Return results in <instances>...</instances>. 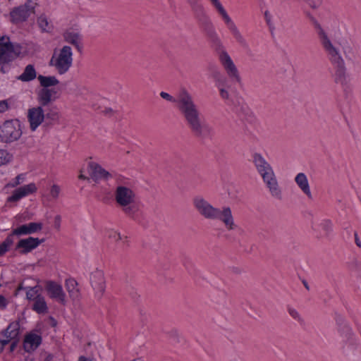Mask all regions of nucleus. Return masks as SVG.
<instances>
[{
    "mask_svg": "<svg viewBox=\"0 0 361 361\" xmlns=\"http://www.w3.org/2000/svg\"><path fill=\"white\" fill-rule=\"evenodd\" d=\"M160 96L171 102H176L177 107L184 118L191 132L198 137H203L207 133V126L201 119V113L195 103L192 96L185 89H182L177 99L165 92H161Z\"/></svg>",
    "mask_w": 361,
    "mask_h": 361,
    "instance_id": "1",
    "label": "nucleus"
},
{
    "mask_svg": "<svg viewBox=\"0 0 361 361\" xmlns=\"http://www.w3.org/2000/svg\"><path fill=\"white\" fill-rule=\"evenodd\" d=\"M192 204L197 212L204 219L219 221L228 231H235L238 226L235 222L231 207H216L202 196H196Z\"/></svg>",
    "mask_w": 361,
    "mask_h": 361,
    "instance_id": "2",
    "label": "nucleus"
},
{
    "mask_svg": "<svg viewBox=\"0 0 361 361\" xmlns=\"http://www.w3.org/2000/svg\"><path fill=\"white\" fill-rule=\"evenodd\" d=\"M311 20L317 30L319 44L329 62L331 63L343 59L338 45L341 46L344 54L348 57L351 53V47L346 44H337L331 39L316 19L311 17Z\"/></svg>",
    "mask_w": 361,
    "mask_h": 361,
    "instance_id": "3",
    "label": "nucleus"
},
{
    "mask_svg": "<svg viewBox=\"0 0 361 361\" xmlns=\"http://www.w3.org/2000/svg\"><path fill=\"white\" fill-rule=\"evenodd\" d=\"M114 197L116 205L126 215L133 216L138 211L136 195L131 188L123 185L116 186Z\"/></svg>",
    "mask_w": 361,
    "mask_h": 361,
    "instance_id": "4",
    "label": "nucleus"
},
{
    "mask_svg": "<svg viewBox=\"0 0 361 361\" xmlns=\"http://www.w3.org/2000/svg\"><path fill=\"white\" fill-rule=\"evenodd\" d=\"M37 79L41 89L37 92V101L40 105L46 106L59 97V91L56 87L59 80L55 76L39 75Z\"/></svg>",
    "mask_w": 361,
    "mask_h": 361,
    "instance_id": "5",
    "label": "nucleus"
},
{
    "mask_svg": "<svg viewBox=\"0 0 361 361\" xmlns=\"http://www.w3.org/2000/svg\"><path fill=\"white\" fill-rule=\"evenodd\" d=\"M73 62V54L71 47L65 45L59 49H54L49 60V66L59 75L66 73Z\"/></svg>",
    "mask_w": 361,
    "mask_h": 361,
    "instance_id": "6",
    "label": "nucleus"
},
{
    "mask_svg": "<svg viewBox=\"0 0 361 361\" xmlns=\"http://www.w3.org/2000/svg\"><path fill=\"white\" fill-rule=\"evenodd\" d=\"M214 9L216 11L217 14L222 19L224 25L226 26L229 32L233 35L235 41L242 47L247 46V41L238 27L237 25L229 16L226 9L220 0H207Z\"/></svg>",
    "mask_w": 361,
    "mask_h": 361,
    "instance_id": "7",
    "label": "nucleus"
},
{
    "mask_svg": "<svg viewBox=\"0 0 361 361\" xmlns=\"http://www.w3.org/2000/svg\"><path fill=\"white\" fill-rule=\"evenodd\" d=\"M20 123L17 119L7 120L0 126V142L11 143L17 141L22 135Z\"/></svg>",
    "mask_w": 361,
    "mask_h": 361,
    "instance_id": "8",
    "label": "nucleus"
},
{
    "mask_svg": "<svg viewBox=\"0 0 361 361\" xmlns=\"http://www.w3.org/2000/svg\"><path fill=\"white\" fill-rule=\"evenodd\" d=\"M13 59V46L8 37L0 35V72L5 73L10 68Z\"/></svg>",
    "mask_w": 361,
    "mask_h": 361,
    "instance_id": "9",
    "label": "nucleus"
},
{
    "mask_svg": "<svg viewBox=\"0 0 361 361\" xmlns=\"http://www.w3.org/2000/svg\"><path fill=\"white\" fill-rule=\"evenodd\" d=\"M36 4L32 0H27L23 5L13 8L10 12L11 21L16 24L26 21L35 13Z\"/></svg>",
    "mask_w": 361,
    "mask_h": 361,
    "instance_id": "10",
    "label": "nucleus"
},
{
    "mask_svg": "<svg viewBox=\"0 0 361 361\" xmlns=\"http://www.w3.org/2000/svg\"><path fill=\"white\" fill-rule=\"evenodd\" d=\"M219 59L224 68L225 69L228 76L233 81H235L238 83H240L241 78L240 76L238 68L234 64L228 54L225 51H222L219 54Z\"/></svg>",
    "mask_w": 361,
    "mask_h": 361,
    "instance_id": "11",
    "label": "nucleus"
},
{
    "mask_svg": "<svg viewBox=\"0 0 361 361\" xmlns=\"http://www.w3.org/2000/svg\"><path fill=\"white\" fill-rule=\"evenodd\" d=\"M252 162L262 180L275 173L271 164L259 153L252 155Z\"/></svg>",
    "mask_w": 361,
    "mask_h": 361,
    "instance_id": "12",
    "label": "nucleus"
},
{
    "mask_svg": "<svg viewBox=\"0 0 361 361\" xmlns=\"http://www.w3.org/2000/svg\"><path fill=\"white\" fill-rule=\"evenodd\" d=\"M90 284L98 298H101L106 288V280L104 271L102 269H95L90 275Z\"/></svg>",
    "mask_w": 361,
    "mask_h": 361,
    "instance_id": "13",
    "label": "nucleus"
},
{
    "mask_svg": "<svg viewBox=\"0 0 361 361\" xmlns=\"http://www.w3.org/2000/svg\"><path fill=\"white\" fill-rule=\"evenodd\" d=\"M334 68V80L336 83L345 86L349 82V76L344 59L331 63Z\"/></svg>",
    "mask_w": 361,
    "mask_h": 361,
    "instance_id": "14",
    "label": "nucleus"
},
{
    "mask_svg": "<svg viewBox=\"0 0 361 361\" xmlns=\"http://www.w3.org/2000/svg\"><path fill=\"white\" fill-rule=\"evenodd\" d=\"M45 289L50 298L56 300L63 305L66 303V293L61 284L53 281H47L45 282Z\"/></svg>",
    "mask_w": 361,
    "mask_h": 361,
    "instance_id": "15",
    "label": "nucleus"
},
{
    "mask_svg": "<svg viewBox=\"0 0 361 361\" xmlns=\"http://www.w3.org/2000/svg\"><path fill=\"white\" fill-rule=\"evenodd\" d=\"M43 106L40 105L30 108L27 111V120L32 131H35L44 120Z\"/></svg>",
    "mask_w": 361,
    "mask_h": 361,
    "instance_id": "16",
    "label": "nucleus"
},
{
    "mask_svg": "<svg viewBox=\"0 0 361 361\" xmlns=\"http://www.w3.org/2000/svg\"><path fill=\"white\" fill-rule=\"evenodd\" d=\"M37 190V187L34 183L24 185L14 190L12 195L7 198V202H17L22 198L35 193Z\"/></svg>",
    "mask_w": 361,
    "mask_h": 361,
    "instance_id": "17",
    "label": "nucleus"
},
{
    "mask_svg": "<svg viewBox=\"0 0 361 361\" xmlns=\"http://www.w3.org/2000/svg\"><path fill=\"white\" fill-rule=\"evenodd\" d=\"M262 181L271 197L276 200H281L283 199V190L279 183L276 173L264 179Z\"/></svg>",
    "mask_w": 361,
    "mask_h": 361,
    "instance_id": "18",
    "label": "nucleus"
},
{
    "mask_svg": "<svg viewBox=\"0 0 361 361\" xmlns=\"http://www.w3.org/2000/svg\"><path fill=\"white\" fill-rule=\"evenodd\" d=\"M20 324L15 321L11 322L8 327L2 332L4 339H0V352H1L6 345L13 340L18 339L19 335Z\"/></svg>",
    "mask_w": 361,
    "mask_h": 361,
    "instance_id": "19",
    "label": "nucleus"
},
{
    "mask_svg": "<svg viewBox=\"0 0 361 361\" xmlns=\"http://www.w3.org/2000/svg\"><path fill=\"white\" fill-rule=\"evenodd\" d=\"M87 169L90 176L95 181L99 180H107L112 178L111 173L97 162L90 161L87 165Z\"/></svg>",
    "mask_w": 361,
    "mask_h": 361,
    "instance_id": "20",
    "label": "nucleus"
},
{
    "mask_svg": "<svg viewBox=\"0 0 361 361\" xmlns=\"http://www.w3.org/2000/svg\"><path fill=\"white\" fill-rule=\"evenodd\" d=\"M42 242H44V239L39 240L37 238L29 237L20 240L16 249L18 250L20 254L25 255L37 247Z\"/></svg>",
    "mask_w": 361,
    "mask_h": 361,
    "instance_id": "21",
    "label": "nucleus"
},
{
    "mask_svg": "<svg viewBox=\"0 0 361 361\" xmlns=\"http://www.w3.org/2000/svg\"><path fill=\"white\" fill-rule=\"evenodd\" d=\"M212 77L215 80L216 85L219 90L221 97L226 100L230 99L229 86L227 85V79L219 71H214Z\"/></svg>",
    "mask_w": 361,
    "mask_h": 361,
    "instance_id": "22",
    "label": "nucleus"
},
{
    "mask_svg": "<svg viewBox=\"0 0 361 361\" xmlns=\"http://www.w3.org/2000/svg\"><path fill=\"white\" fill-rule=\"evenodd\" d=\"M43 228L42 223L40 222H30L27 224H23L15 228L12 231V235H30L40 231Z\"/></svg>",
    "mask_w": 361,
    "mask_h": 361,
    "instance_id": "23",
    "label": "nucleus"
},
{
    "mask_svg": "<svg viewBox=\"0 0 361 361\" xmlns=\"http://www.w3.org/2000/svg\"><path fill=\"white\" fill-rule=\"evenodd\" d=\"M42 342V338L37 334H29L25 336L23 347L26 352L31 353L35 350Z\"/></svg>",
    "mask_w": 361,
    "mask_h": 361,
    "instance_id": "24",
    "label": "nucleus"
},
{
    "mask_svg": "<svg viewBox=\"0 0 361 361\" xmlns=\"http://www.w3.org/2000/svg\"><path fill=\"white\" fill-rule=\"evenodd\" d=\"M63 39L69 43L77 49H79L80 47L81 42V35L80 32L73 29H69L65 31L63 34Z\"/></svg>",
    "mask_w": 361,
    "mask_h": 361,
    "instance_id": "25",
    "label": "nucleus"
},
{
    "mask_svg": "<svg viewBox=\"0 0 361 361\" xmlns=\"http://www.w3.org/2000/svg\"><path fill=\"white\" fill-rule=\"evenodd\" d=\"M295 181L302 192L306 195L309 199H312V195L306 175L303 173H299L295 177Z\"/></svg>",
    "mask_w": 361,
    "mask_h": 361,
    "instance_id": "26",
    "label": "nucleus"
},
{
    "mask_svg": "<svg viewBox=\"0 0 361 361\" xmlns=\"http://www.w3.org/2000/svg\"><path fill=\"white\" fill-rule=\"evenodd\" d=\"M65 286L70 298L76 300L80 297V290L78 288V283L73 279H68L66 281Z\"/></svg>",
    "mask_w": 361,
    "mask_h": 361,
    "instance_id": "27",
    "label": "nucleus"
},
{
    "mask_svg": "<svg viewBox=\"0 0 361 361\" xmlns=\"http://www.w3.org/2000/svg\"><path fill=\"white\" fill-rule=\"evenodd\" d=\"M32 310L38 314L48 312V307L44 296L41 295L33 300Z\"/></svg>",
    "mask_w": 361,
    "mask_h": 361,
    "instance_id": "28",
    "label": "nucleus"
},
{
    "mask_svg": "<svg viewBox=\"0 0 361 361\" xmlns=\"http://www.w3.org/2000/svg\"><path fill=\"white\" fill-rule=\"evenodd\" d=\"M37 73L34 66L31 64L27 65L23 73L18 76L21 81L27 82L34 80L36 78Z\"/></svg>",
    "mask_w": 361,
    "mask_h": 361,
    "instance_id": "29",
    "label": "nucleus"
},
{
    "mask_svg": "<svg viewBox=\"0 0 361 361\" xmlns=\"http://www.w3.org/2000/svg\"><path fill=\"white\" fill-rule=\"evenodd\" d=\"M37 23L42 32H49L53 29L52 25L44 14H42L37 18Z\"/></svg>",
    "mask_w": 361,
    "mask_h": 361,
    "instance_id": "30",
    "label": "nucleus"
},
{
    "mask_svg": "<svg viewBox=\"0 0 361 361\" xmlns=\"http://www.w3.org/2000/svg\"><path fill=\"white\" fill-rule=\"evenodd\" d=\"M42 292V287L36 285L33 287H28L26 290V298L30 300H35L38 297H40Z\"/></svg>",
    "mask_w": 361,
    "mask_h": 361,
    "instance_id": "31",
    "label": "nucleus"
},
{
    "mask_svg": "<svg viewBox=\"0 0 361 361\" xmlns=\"http://www.w3.org/2000/svg\"><path fill=\"white\" fill-rule=\"evenodd\" d=\"M13 235L12 233L7 236L4 241L0 244V256H3L13 244Z\"/></svg>",
    "mask_w": 361,
    "mask_h": 361,
    "instance_id": "32",
    "label": "nucleus"
},
{
    "mask_svg": "<svg viewBox=\"0 0 361 361\" xmlns=\"http://www.w3.org/2000/svg\"><path fill=\"white\" fill-rule=\"evenodd\" d=\"M12 160V154L6 149H0V166L9 164Z\"/></svg>",
    "mask_w": 361,
    "mask_h": 361,
    "instance_id": "33",
    "label": "nucleus"
},
{
    "mask_svg": "<svg viewBox=\"0 0 361 361\" xmlns=\"http://www.w3.org/2000/svg\"><path fill=\"white\" fill-rule=\"evenodd\" d=\"M108 238L115 243H118L119 241L124 240L127 239V236L121 235L120 232L116 230H109L108 231Z\"/></svg>",
    "mask_w": 361,
    "mask_h": 361,
    "instance_id": "34",
    "label": "nucleus"
},
{
    "mask_svg": "<svg viewBox=\"0 0 361 361\" xmlns=\"http://www.w3.org/2000/svg\"><path fill=\"white\" fill-rule=\"evenodd\" d=\"M60 193H61L60 186L58 185L54 184L50 188L49 194L47 196V200L49 201L56 200L59 198Z\"/></svg>",
    "mask_w": 361,
    "mask_h": 361,
    "instance_id": "35",
    "label": "nucleus"
},
{
    "mask_svg": "<svg viewBox=\"0 0 361 361\" xmlns=\"http://www.w3.org/2000/svg\"><path fill=\"white\" fill-rule=\"evenodd\" d=\"M288 312L289 315L295 321H297L299 324H304V319L301 316L300 313L298 310L293 307H288Z\"/></svg>",
    "mask_w": 361,
    "mask_h": 361,
    "instance_id": "36",
    "label": "nucleus"
},
{
    "mask_svg": "<svg viewBox=\"0 0 361 361\" xmlns=\"http://www.w3.org/2000/svg\"><path fill=\"white\" fill-rule=\"evenodd\" d=\"M24 181V177L22 174L18 175L11 183L6 185V187L16 188Z\"/></svg>",
    "mask_w": 361,
    "mask_h": 361,
    "instance_id": "37",
    "label": "nucleus"
},
{
    "mask_svg": "<svg viewBox=\"0 0 361 361\" xmlns=\"http://www.w3.org/2000/svg\"><path fill=\"white\" fill-rule=\"evenodd\" d=\"M305 1L312 8H317L322 4V0H303Z\"/></svg>",
    "mask_w": 361,
    "mask_h": 361,
    "instance_id": "38",
    "label": "nucleus"
},
{
    "mask_svg": "<svg viewBox=\"0 0 361 361\" xmlns=\"http://www.w3.org/2000/svg\"><path fill=\"white\" fill-rule=\"evenodd\" d=\"M322 228L326 233H329L332 231V223L329 220L324 221L322 223Z\"/></svg>",
    "mask_w": 361,
    "mask_h": 361,
    "instance_id": "39",
    "label": "nucleus"
},
{
    "mask_svg": "<svg viewBox=\"0 0 361 361\" xmlns=\"http://www.w3.org/2000/svg\"><path fill=\"white\" fill-rule=\"evenodd\" d=\"M345 333H346L345 337H346L347 340L353 343L355 335H354L353 332L352 331V330L350 328L346 327Z\"/></svg>",
    "mask_w": 361,
    "mask_h": 361,
    "instance_id": "40",
    "label": "nucleus"
},
{
    "mask_svg": "<svg viewBox=\"0 0 361 361\" xmlns=\"http://www.w3.org/2000/svg\"><path fill=\"white\" fill-rule=\"evenodd\" d=\"M9 108L8 104L6 100L0 101V114L6 111Z\"/></svg>",
    "mask_w": 361,
    "mask_h": 361,
    "instance_id": "41",
    "label": "nucleus"
},
{
    "mask_svg": "<svg viewBox=\"0 0 361 361\" xmlns=\"http://www.w3.org/2000/svg\"><path fill=\"white\" fill-rule=\"evenodd\" d=\"M47 118H49L52 120L57 119L59 118V114L56 111L55 112H50L47 114Z\"/></svg>",
    "mask_w": 361,
    "mask_h": 361,
    "instance_id": "42",
    "label": "nucleus"
},
{
    "mask_svg": "<svg viewBox=\"0 0 361 361\" xmlns=\"http://www.w3.org/2000/svg\"><path fill=\"white\" fill-rule=\"evenodd\" d=\"M7 305V302L6 298L0 295V308H5Z\"/></svg>",
    "mask_w": 361,
    "mask_h": 361,
    "instance_id": "43",
    "label": "nucleus"
},
{
    "mask_svg": "<svg viewBox=\"0 0 361 361\" xmlns=\"http://www.w3.org/2000/svg\"><path fill=\"white\" fill-rule=\"evenodd\" d=\"M16 345H17V339L16 340H13V342H12V343L11 345V347H10L11 351H13L16 348Z\"/></svg>",
    "mask_w": 361,
    "mask_h": 361,
    "instance_id": "44",
    "label": "nucleus"
},
{
    "mask_svg": "<svg viewBox=\"0 0 361 361\" xmlns=\"http://www.w3.org/2000/svg\"><path fill=\"white\" fill-rule=\"evenodd\" d=\"M27 288H28L27 286H25V282L23 281V282H22V283L19 285V286H18V290H21V289H25V290H27Z\"/></svg>",
    "mask_w": 361,
    "mask_h": 361,
    "instance_id": "45",
    "label": "nucleus"
},
{
    "mask_svg": "<svg viewBox=\"0 0 361 361\" xmlns=\"http://www.w3.org/2000/svg\"><path fill=\"white\" fill-rule=\"evenodd\" d=\"M78 361H91L90 360H88L84 356H80L78 359Z\"/></svg>",
    "mask_w": 361,
    "mask_h": 361,
    "instance_id": "46",
    "label": "nucleus"
},
{
    "mask_svg": "<svg viewBox=\"0 0 361 361\" xmlns=\"http://www.w3.org/2000/svg\"><path fill=\"white\" fill-rule=\"evenodd\" d=\"M79 178H80V179H82V180H87V179H88V178H87V176H84V175H82V174H80V175L79 176Z\"/></svg>",
    "mask_w": 361,
    "mask_h": 361,
    "instance_id": "47",
    "label": "nucleus"
},
{
    "mask_svg": "<svg viewBox=\"0 0 361 361\" xmlns=\"http://www.w3.org/2000/svg\"><path fill=\"white\" fill-rule=\"evenodd\" d=\"M234 272L237 274H240L242 272V270L239 268H235Z\"/></svg>",
    "mask_w": 361,
    "mask_h": 361,
    "instance_id": "48",
    "label": "nucleus"
},
{
    "mask_svg": "<svg viewBox=\"0 0 361 361\" xmlns=\"http://www.w3.org/2000/svg\"><path fill=\"white\" fill-rule=\"evenodd\" d=\"M355 243H356V244H357V245L358 247H360V246H361V243H360V242L359 239H358L357 237H356V238H355Z\"/></svg>",
    "mask_w": 361,
    "mask_h": 361,
    "instance_id": "49",
    "label": "nucleus"
},
{
    "mask_svg": "<svg viewBox=\"0 0 361 361\" xmlns=\"http://www.w3.org/2000/svg\"><path fill=\"white\" fill-rule=\"evenodd\" d=\"M197 9H199L200 11H204L203 7L201 5L197 6L196 11H197Z\"/></svg>",
    "mask_w": 361,
    "mask_h": 361,
    "instance_id": "50",
    "label": "nucleus"
},
{
    "mask_svg": "<svg viewBox=\"0 0 361 361\" xmlns=\"http://www.w3.org/2000/svg\"><path fill=\"white\" fill-rule=\"evenodd\" d=\"M56 219H60V216H56Z\"/></svg>",
    "mask_w": 361,
    "mask_h": 361,
    "instance_id": "51",
    "label": "nucleus"
}]
</instances>
